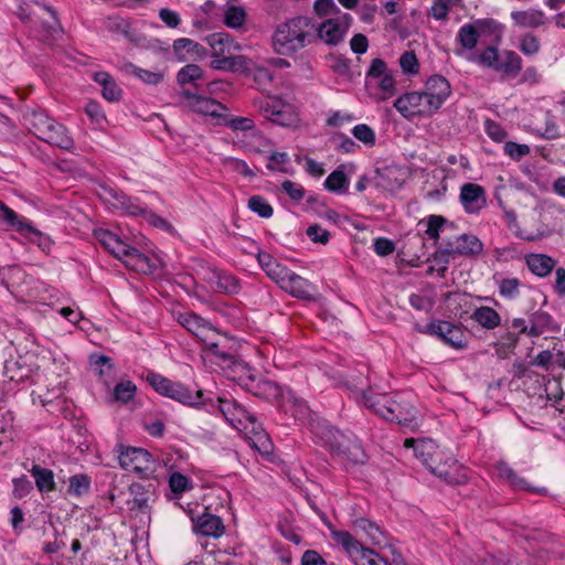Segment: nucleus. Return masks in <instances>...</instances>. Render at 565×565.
Listing matches in <instances>:
<instances>
[{"label": "nucleus", "instance_id": "1", "mask_svg": "<svg viewBox=\"0 0 565 565\" xmlns=\"http://www.w3.org/2000/svg\"><path fill=\"white\" fill-rule=\"evenodd\" d=\"M313 19L298 15L277 25L273 35L275 51L291 55L313 43Z\"/></svg>", "mask_w": 565, "mask_h": 565}, {"label": "nucleus", "instance_id": "2", "mask_svg": "<svg viewBox=\"0 0 565 565\" xmlns=\"http://www.w3.org/2000/svg\"><path fill=\"white\" fill-rule=\"evenodd\" d=\"M148 384L160 395L177 401L183 405L199 408L206 405L201 390L192 391L181 382H174L159 373L148 372Z\"/></svg>", "mask_w": 565, "mask_h": 565}, {"label": "nucleus", "instance_id": "3", "mask_svg": "<svg viewBox=\"0 0 565 565\" xmlns=\"http://www.w3.org/2000/svg\"><path fill=\"white\" fill-rule=\"evenodd\" d=\"M29 120L30 130L38 139L64 150L73 148L74 140L68 135L66 127L49 117L44 111H32Z\"/></svg>", "mask_w": 565, "mask_h": 565}, {"label": "nucleus", "instance_id": "4", "mask_svg": "<svg viewBox=\"0 0 565 565\" xmlns=\"http://www.w3.org/2000/svg\"><path fill=\"white\" fill-rule=\"evenodd\" d=\"M413 444L414 454L416 458H418L422 463L435 476L445 480L449 484H462L467 482V475L465 472H454L450 467L447 468L446 465H433L430 460L434 456H440L441 450L436 445V443L431 439H419V440H409L407 439L405 445L408 446Z\"/></svg>", "mask_w": 565, "mask_h": 565}, {"label": "nucleus", "instance_id": "5", "mask_svg": "<svg viewBox=\"0 0 565 565\" xmlns=\"http://www.w3.org/2000/svg\"><path fill=\"white\" fill-rule=\"evenodd\" d=\"M483 252V243L472 234H461L456 241L444 239L441 246L434 253L436 264H449L459 256L475 257Z\"/></svg>", "mask_w": 565, "mask_h": 565}, {"label": "nucleus", "instance_id": "6", "mask_svg": "<svg viewBox=\"0 0 565 565\" xmlns=\"http://www.w3.org/2000/svg\"><path fill=\"white\" fill-rule=\"evenodd\" d=\"M475 61L510 78L516 77L522 70V58L516 52L504 50L500 53L492 45L486 47Z\"/></svg>", "mask_w": 565, "mask_h": 565}, {"label": "nucleus", "instance_id": "7", "mask_svg": "<svg viewBox=\"0 0 565 565\" xmlns=\"http://www.w3.org/2000/svg\"><path fill=\"white\" fill-rule=\"evenodd\" d=\"M415 330L424 334L437 337L445 344L454 349H465L467 347L465 332L459 326L450 321L434 319L426 326L416 324Z\"/></svg>", "mask_w": 565, "mask_h": 565}, {"label": "nucleus", "instance_id": "8", "mask_svg": "<svg viewBox=\"0 0 565 565\" xmlns=\"http://www.w3.org/2000/svg\"><path fill=\"white\" fill-rule=\"evenodd\" d=\"M358 375L351 374L348 380V387L361 395L363 405L375 414L376 407L386 395L373 392L369 381V366L360 364Z\"/></svg>", "mask_w": 565, "mask_h": 565}, {"label": "nucleus", "instance_id": "9", "mask_svg": "<svg viewBox=\"0 0 565 565\" xmlns=\"http://www.w3.org/2000/svg\"><path fill=\"white\" fill-rule=\"evenodd\" d=\"M212 407H217L225 419L236 429H248L247 423L256 422V416L233 398L217 397Z\"/></svg>", "mask_w": 565, "mask_h": 565}, {"label": "nucleus", "instance_id": "10", "mask_svg": "<svg viewBox=\"0 0 565 565\" xmlns=\"http://www.w3.org/2000/svg\"><path fill=\"white\" fill-rule=\"evenodd\" d=\"M394 107L406 119H412L415 116H431L434 110L428 109V99L423 92H411L399 96L394 102Z\"/></svg>", "mask_w": 565, "mask_h": 565}, {"label": "nucleus", "instance_id": "11", "mask_svg": "<svg viewBox=\"0 0 565 565\" xmlns=\"http://www.w3.org/2000/svg\"><path fill=\"white\" fill-rule=\"evenodd\" d=\"M425 96L428 109L436 114L451 95V86L443 75H431L425 83Z\"/></svg>", "mask_w": 565, "mask_h": 565}, {"label": "nucleus", "instance_id": "12", "mask_svg": "<svg viewBox=\"0 0 565 565\" xmlns=\"http://www.w3.org/2000/svg\"><path fill=\"white\" fill-rule=\"evenodd\" d=\"M406 172L397 164L376 167L373 181L375 186L385 191L394 192L405 183Z\"/></svg>", "mask_w": 565, "mask_h": 565}, {"label": "nucleus", "instance_id": "13", "mask_svg": "<svg viewBox=\"0 0 565 565\" xmlns=\"http://www.w3.org/2000/svg\"><path fill=\"white\" fill-rule=\"evenodd\" d=\"M119 463L124 469H132L135 471L150 470L154 463L152 455L137 447L120 446Z\"/></svg>", "mask_w": 565, "mask_h": 565}, {"label": "nucleus", "instance_id": "14", "mask_svg": "<svg viewBox=\"0 0 565 565\" xmlns=\"http://www.w3.org/2000/svg\"><path fill=\"white\" fill-rule=\"evenodd\" d=\"M181 95L190 102V107L193 111L204 116H211L218 119V121H221L223 117L222 111L226 110V106L216 99L198 95L190 89H183Z\"/></svg>", "mask_w": 565, "mask_h": 565}, {"label": "nucleus", "instance_id": "15", "mask_svg": "<svg viewBox=\"0 0 565 565\" xmlns=\"http://www.w3.org/2000/svg\"><path fill=\"white\" fill-rule=\"evenodd\" d=\"M102 25L107 32L115 35H121L138 46L142 45L143 41L146 40L145 36L131 29V23L129 20L120 15L115 14L104 18L102 20Z\"/></svg>", "mask_w": 565, "mask_h": 565}, {"label": "nucleus", "instance_id": "16", "mask_svg": "<svg viewBox=\"0 0 565 565\" xmlns=\"http://www.w3.org/2000/svg\"><path fill=\"white\" fill-rule=\"evenodd\" d=\"M242 387L262 399L270 401L280 395V387L277 383L257 375H249L242 379Z\"/></svg>", "mask_w": 565, "mask_h": 565}, {"label": "nucleus", "instance_id": "17", "mask_svg": "<svg viewBox=\"0 0 565 565\" xmlns=\"http://www.w3.org/2000/svg\"><path fill=\"white\" fill-rule=\"evenodd\" d=\"M459 199L468 214L479 213L487 204L486 191L477 183H465L460 189Z\"/></svg>", "mask_w": 565, "mask_h": 565}, {"label": "nucleus", "instance_id": "18", "mask_svg": "<svg viewBox=\"0 0 565 565\" xmlns=\"http://www.w3.org/2000/svg\"><path fill=\"white\" fill-rule=\"evenodd\" d=\"M178 322L201 342H207L215 333V329L210 322L192 311L180 313Z\"/></svg>", "mask_w": 565, "mask_h": 565}, {"label": "nucleus", "instance_id": "19", "mask_svg": "<svg viewBox=\"0 0 565 565\" xmlns=\"http://www.w3.org/2000/svg\"><path fill=\"white\" fill-rule=\"evenodd\" d=\"M312 35L313 42L321 40L329 46H337L344 40L345 33L340 29L339 22L330 18L320 24L313 22Z\"/></svg>", "mask_w": 565, "mask_h": 565}, {"label": "nucleus", "instance_id": "20", "mask_svg": "<svg viewBox=\"0 0 565 565\" xmlns=\"http://www.w3.org/2000/svg\"><path fill=\"white\" fill-rule=\"evenodd\" d=\"M390 406H383L386 411L385 420L408 426L416 418V409L409 403L402 399L391 398Z\"/></svg>", "mask_w": 565, "mask_h": 565}, {"label": "nucleus", "instance_id": "21", "mask_svg": "<svg viewBox=\"0 0 565 565\" xmlns=\"http://www.w3.org/2000/svg\"><path fill=\"white\" fill-rule=\"evenodd\" d=\"M95 238L116 258L124 259L130 245L111 231L98 228L94 231Z\"/></svg>", "mask_w": 565, "mask_h": 565}, {"label": "nucleus", "instance_id": "22", "mask_svg": "<svg viewBox=\"0 0 565 565\" xmlns=\"http://www.w3.org/2000/svg\"><path fill=\"white\" fill-rule=\"evenodd\" d=\"M281 289L295 298L307 301L315 300L313 285L294 271L290 273Z\"/></svg>", "mask_w": 565, "mask_h": 565}, {"label": "nucleus", "instance_id": "23", "mask_svg": "<svg viewBox=\"0 0 565 565\" xmlns=\"http://www.w3.org/2000/svg\"><path fill=\"white\" fill-rule=\"evenodd\" d=\"M193 529L203 536L212 537H220L225 531L222 519L211 513H203L195 520L193 519Z\"/></svg>", "mask_w": 565, "mask_h": 565}, {"label": "nucleus", "instance_id": "24", "mask_svg": "<svg viewBox=\"0 0 565 565\" xmlns=\"http://www.w3.org/2000/svg\"><path fill=\"white\" fill-rule=\"evenodd\" d=\"M173 51L180 62H184L189 57L202 58L207 54V51L203 45L189 38H180L175 40L173 43Z\"/></svg>", "mask_w": 565, "mask_h": 565}, {"label": "nucleus", "instance_id": "25", "mask_svg": "<svg viewBox=\"0 0 565 565\" xmlns=\"http://www.w3.org/2000/svg\"><path fill=\"white\" fill-rule=\"evenodd\" d=\"M121 262L127 267L145 274L153 273L156 270V265L151 262V259L146 254L141 253L138 248L131 245Z\"/></svg>", "mask_w": 565, "mask_h": 565}, {"label": "nucleus", "instance_id": "26", "mask_svg": "<svg viewBox=\"0 0 565 565\" xmlns=\"http://www.w3.org/2000/svg\"><path fill=\"white\" fill-rule=\"evenodd\" d=\"M529 337H540L545 331H558L559 326L553 323V318L550 313L537 310L530 316Z\"/></svg>", "mask_w": 565, "mask_h": 565}, {"label": "nucleus", "instance_id": "27", "mask_svg": "<svg viewBox=\"0 0 565 565\" xmlns=\"http://www.w3.org/2000/svg\"><path fill=\"white\" fill-rule=\"evenodd\" d=\"M0 223L6 225L7 230H14L22 235L24 231L31 230V222L20 217L4 202L0 201Z\"/></svg>", "mask_w": 565, "mask_h": 565}, {"label": "nucleus", "instance_id": "28", "mask_svg": "<svg viewBox=\"0 0 565 565\" xmlns=\"http://www.w3.org/2000/svg\"><path fill=\"white\" fill-rule=\"evenodd\" d=\"M93 78L103 87L102 95L106 100L115 103L121 99L122 90L109 73L96 72Z\"/></svg>", "mask_w": 565, "mask_h": 565}, {"label": "nucleus", "instance_id": "29", "mask_svg": "<svg viewBox=\"0 0 565 565\" xmlns=\"http://www.w3.org/2000/svg\"><path fill=\"white\" fill-rule=\"evenodd\" d=\"M511 19L521 28H539L546 21L545 13L542 10L529 9L522 11H512Z\"/></svg>", "mask_w": 565, "mask_h": 565}, {"label": "nucleus", "instance_id": "30", "mask_svg": "<svg viewBox=\"0 0 565 565\" xmlns=\"http://www.w3.org/2000/svg\"><path fill=\"white\" fill-rule=\"evenodd\" d=\"M107 192L116 201L118 209L126 211L130 215L143 217L147 207L141 206L137 198L128 196L124 192H118L114 189H108Z\"/></svg>", "mask_w": 565, "mask_h": 565}, {"label": "nucleus", "instance_id": "31", "mask_svg": "<svg viewBox=\"0 0 565 565\" xmlns=\"http://www.w3.org/2000/svg\"><path fill=\"white\" fill-rule=\"evenodd\" d=\"M555 259L545 254H530L526 256L529 269L539 277H546L555 267Z\"/></svg>", "mask_w": 565, "mask_h": 565}, {"label": "nucleus", "instance_id": "32", "mask_svg": "<svg viewBox=\"0 0 565 565\" xmlns=\"http://www.w3.org/2000/svg\"><path fill=\"white\" fill-rule=\"evenodd\" d=\"M355 565H398L388 564V561L380 556L375 551L364 547L361 543L356 546V553L349 554Z\"/></svg>", "mask_w": 565, "mask_h": 565}, {"label": "nucleus", "instance_id": "33", "mask_svg": "<svg viewBox=\"0 0 565 565\" xmlns=\"http://www.w3.org/2000/svg\"><path fill=\"white\" fill-rule=\"evenodd\" d=\"M30 472L35 480L38 490L41 493H47L56 489L54 472L51 469L41 467L40 465H33Z\"/></svg>", "mask_w": 565, "mask_h": 565}, {"label": "nucleus", "instance_id": "34", "mask_svg": "<svg viewBox=\"0 0 565 565\" xmlns=\"http://www.w3.org/2000/svg\"><path fill=\"white\" fill-rule=\"evenodd\" d=\"M471 319L488 330H492L501 323L500 315L493 308L487 306L477 308L473 311Z\"/></svg>", "mask_w": 565, "mask_h": 565}, {"label": "nucleus", "instance_id": "35", "mask_svg": "<svg viewBox=\"0 0 565 565\" xmlns=\"http://www.w3.org/2000/svg\"><path fill=\"white\" fill-rule=\"evenodd\" d=\"M209 44L213 50L212 57L230 55L232 53V47H237L233 45L232 36L223 32L211 34L209 38Z\"/></svg>", "mask_w": 565, "mask_h": 565}, {"label": "nucleus", "instance_id": "36", "mask_svg": "<svg viewBox=\"0 0 565 565\" xmlns=\"http://www.w3.org/2000/svg\"><path fill=\"white\" fill-rule=\"evenodd\" d=\"M426 221L427 228L425 231L426 235L434 241L435 245L438 243L440 238V232L445 226H449L450 228H455V223L449 222L446 217L441 215L431 214L427 216L425 220L420 221L419 224Z\"/></svg>", "mask_w": 565, "mask_h": 565}, {"label": "nucleus", "instance_id": "37", "mask_svg": "<svg viewBox=\"0 0 565 565\" xmlns=\"http://www.w3.org/2000/svg\"><path fill=\"white\" fill-rule=\"evenodd\" d=\"M343 169L344 166L341 164L327 177L323 183L327 190L335 193L345 192L348 190L350 181Z\"/></svg>", "mask_w": 565, "mask_h": 565}, {"label": "nucleus", "instance_id": "38", "mask_svg": "<svg viewBox=\"0 0 565 565\" xmlns=\"http://www.w3.org/2000/svg\"><path fill=\"white\" fill-rule=\"evenodd\" d=\"M92 479L86 473H77L68 479L67 493L73 497H83L90 492Z\"/></svg>", "mask_w": 565, "mask_h": 565}, {"label": "nucleus", "instance_id": "39", "mask_svg": "<svg viewBox=\"0 0 565 565\" xmlns=\"http://www.w3.org/2000/svg\"><path fill=\"white\" fill-rule=\"evenodd\" d=\"M203 70L198 64H186L178 72L177 82L181 86L192 84L199 87V81L203 78Z\"/></svg>", "mask_w": 565, "mask_h": 565}, {"label": "nucleus", "instance_id": "40", "mask_svg": "<svg viewBox=\"0 0 565 565\" xmlns=\"http://www.w3.org/2000/svg\"><path fill=\"white\" fill-rule=\"evenodd\" d=\"M3 373L11 381H23L31 375L32 369L23 362L22 358H19L15 361H7Z\"/></svg>", "mask_w": 565, "mask_h": 565}, {"label": "nucleus", "instance_id": "41", "mask_svg": "<svg viewBox=\"0 0 565 565\" xmlns=\"http://www.w3.org/2000/svg\"><path fill=\"white\" fill-rule=\"evenodd\" d=\"M129 492L132 495L131 510H138L140 512L146 511L149 501V489L139 482H134L129 486Z\"/></svg>", "mask_w": 565, "mask_h": 565}, {"label": "nucleus", "instance_id": "42", "mask_svg": "<svg viewBox=\"0 0 565 565\" xmlns=\"http://www.w3.org/2000/svg\"><path fill=\"white\" fill-rule=\"evenodd\" d=\"M354 529L358 532H364L373 544H381L383 539V532L380 526L365 518H359L354 521Z\"/></svg>", "mask_w": 565, "mask_h": 565}, {"label": "nucleus", "instance_id": "43", "mask_svg": "<svg viewBox=\"0 0 565 565\" xmlns=\"http://www.w3.org/2000/svg\"><path fill=\"white\" fill-rule=\"evenodd\" d=\"M498 476L509 482L514 489H526V481L504 461H499L495 466Z\"/></svg>", "mask_w": 565, "mask_h": 565}, {"label": "nucleus", "instance_id": "44", "mask_svg": "<svg viewBox=\"0 0 565 565\" xmlns=\"http://www.w3.org/2000/svg\"><path fill=\"white\" fill-rule=\"evenodd\" d=\"M457 40L463 49H475L479 40L478 30L475 22L463 24L458 31Z\"/></svg>", "mask_w": 565, "mask_h": 565}, {"label": "nucleus", "instance_id": "45", "mask_svg": "<svg viewBox=\"0 0 565 565\" xmlns=\"http://www.w3.org/2000/svg\"><path fill=\"white\" fill-rule=\"evenodd\" d=\"M246 11L241 6H230L224 12V23L231 29H239L246 21Z\"/></svg>", "mask_w": 565, "mask_h": 565}, {"label": "nucleus", "instance_id": "46", "mask_svg": "<svg viewBox=\"0 0 565 565\" xmlns=\"http://www.w3.org/2000/svg\"><path fill=\"white\" fill-rule=\"evenodd\" d=\"M331 68L337 75H339L350 82L354 81V78L356 76L361 75L360 71L355 72L351 68V61L341 55L335 56L333 58Z\"/></svg>", "mask_w": 565, "mask_h": 565}, {"label": "nucleus", "instance_id": "47", "mask_svg": "<svg viewBox=\"0 0 565 565\" xmlns=\"http://www.w3.org/2000/svg\"><path fill=\"white\" fill-rule=\"evenodd\" d=\"M127 72L132 73L136 77L141 79L146 84L157 85L163 81V74L160 72H151L148 70L140 68L132 63L125 65Z\"/></svg>", "mask_w": 565, "mask_h": 565}, {"label": "nucleus", "instance_id": "48", "mask_svg": "<svg viewBox=\"0 0 565 565\" xmlns=\"http://www.w3.org/2000/svg\"><path fill=\"white\" fill-rule=\"evenodd\" d=\"M204 343V352L218 359L222 363L231 366L236 362L235 355L222 350L220 344L212 340V337Z\"/></svg>", "mask_w": 565, "mask_h": 565}, {"label": "nucleus", "instance_id": "49", "mask_svg": "<svg viewBox=\"0 0 565 565\" xmlns=\"http://www.w3.org/2000/svg\"><path fill=\"white\" fill-rule=\"evenodd\" d=\"M137 387L131 381H121L114 387V399L122 404L135 397Z\"/></svg>", "mask_w": 565, "mask_h": 565}, {"label": "nucleus", "instance_id": "50", "mask_svg": "<svg viewBox=\"0 0 565 565\" xmlns=\"http://www.w3.org/2000/svg\"><path fill=\"white\" fill-rule=\"evenodd\" d=\"M247 206L250 211L258 214L263 218H268L274 213L271 205L262 195L250 196L248 199Z\"/></svg>", "mask_w": 565, "mask_h": 565}, {"label": "nucleus", "instance_id": "51", "mask_svg": "<svg viewBox=\"0 0 565 565\" xmlns=\"http://www.w3.org/2000/svg\"><path fill=\"white\" fill-rule=\"evenodd\" d=\"M220 125H224L233 130L247 131L252 130L255 125L253 119L248 117H233L230 115L223 114Z\"/></svg>", "mask_w": 565, "mask_h": 565}, {"label": "nucleus", "instance_id": "52", "mask_svg": "<svg viewBox=\"0 0 565 565\" xmlns=\"http://www.w3.org/2000/svg\"><path fill=\"white\" fill-rule=\"evenodd\" d=\"M254 62L244 55H228V72L249 74L253 71Z\"/></svg>", "mask_w": 565, "mask_h": 565}, {"label": "nucleus", "instance_id": "53", "mask_svg": "<svg viewBox=\"0 0 565 565\" xmlns=\"http://www.w3.org/2000/svg\"><path fill=\"white\" fill-rule=\"evenodd\" d=\"M331 536L333 541L340 544L348 554L352 552L356 553V546L360 542L348 531L333 530L331 531Z\"/></svg>", "mask_w": 565, "mask_h": 565}, {"label": "nucleus", "instance_id": "54", "mask_svg": "<svg viewBox=\"0 0 565 565\" xmlns=\"http://www.w3.org/2000/svg\"><path fill=\"white\" fill-rule=\"evenodd\" d=\"M217 287L225 294L236 295L241 290V281L238 278L230 274L221 273L217 276Z\"/></svg>", "mask_w": 565, "mask_h": 565}, {"label": "nucleus", "instance_id": "55", "mask_svg": "<svg viewBox=\"0 0 565 565\" xmlns=\"http://www.w3.org/2000/svg\"><path fill=\"white\" fill-rule=\"evenodd\" d=\"M476 28L478 30V34L488 35V36H497L500 38L502 28L500 23H498L493 19H478L475 21Z\"/></svg>", "mask_w": 565, "mask_h": 565}, {"label": "nucleus", "instance_id": "56", "mask_svg": "<svg viewBox=\"0 0 565 565\" xmlns=\"http://www.w3.org/2000/svg\"><path fill=\"white\" fill-rule=\"evenodd\" d=\"M265 273L271 280H274L277 285H279L280 288H282L291 270L285 265L275 262L267 268V270H265Z\"/></svg>", "mask_w": 565, "mask_h": 565}, {"label": "nucleus", "instance_id": "57", "mask_svg": "<svg viewBox=\"0 0 565 565\" xmlns=\"http://www.w3.org/2000/svg\"><path fill=\"white\" fill-rule=\"evenodd\" d=\"M399 66L404 74L416 75L419 72V63L414 51H405L399 57Z\"/></svg>", "mask_w": 565, "mask_h": 565}, {"label": "nucleus", "instance_id": "58", "mask_svg": "<svg viewBox=\"0 0 565 565\" xmlns=\"http://www.w3.org/2000/svg\"><path fill=\"white\" fill-rule=\"evenodd\" d=\"M22 235L30 239L32 243H35L43 252H49L53 245L52 239L36 230L32 224L31 230L24 231Z\"/></svg>", "mask_w": 565, "mask_h": 565}, {"label": "nucleus", "instance_id": "59", "mask_svg": "<svg viewBox=\"0 0 565 565\" xmlns=\"http://www.w3.org/2000/svg\"><path fill=\"white\" fill-rule=\"evenodd\" d=\"M169 487L175 494H181L186 490L192 489V483L189 477L181 472H173L169 478Z\"/></svg>", "mask_w": 565, "mask_h": 565}, {"label": "nucleus", "instance_id": "60", "mask_svg": "<svg viewBox=\"0 0 565 565\" xmlns=\"http://www.w3.org/2000/svg\"><path fill=\"white\" fill-rule=\"evenodd\" d=\"M353 136L365 146L373 147L375 145L376 138L374 130L365 125L359 124L352 129Z\"/></svg>", "mask_w": 565, "mask_h": 565}, {"label": "nucleus", "instance_id": "61", "mask_svg": "<svg viewBox=\"0 0 565 565\" xmlns=\"http://www.w3.org/2000/svg\"><path fill=\"white\" fill-rule=\"evenodd\" d=\"M12 483V495L19 500L29 495L33 490V484L25 475H22L19 478H14Z\"/></svg>", "mask_w": 565, "mask_h": 565}, {"label": "nucleus", "instance_id": "62", "mask_svg": "<svg viewBox=\"0 0 565 565\" xmlns=\"http://www.w3.org/2000/svg\"><path fill=\"white\" fill-rule=\"evenodd\" d=\"M521 282L518 278H504L499 284L500 295L508 298L514 299L520 294Z\"/></svg>", "mask_w": 565, "mask_h": 565}, {"label": "nucleus", "instance_id": "63", "mask_svg": "<svg viewBox=\"0 0 565 565\" xmlns=\"http://www.w3.org/2000/svg\"><path fill=\"white\" fill-rule=\"evenodd\" d=\"M331 447H332V449L347 455L349 460H351L354 463H364L366 461V454L362 449V447L358 444L352 445V447L349 448L348 451L341 449V445L338 443L332 444Z\"/></svg>", "mask_w": 565, "mask_h": 565}, {"label": "nucleus", "instance_id": "64", "mask_svg": "<svg viewBox=\"0 0 565 565\" xmlns=\"http://www.w3.org/2000/svg\"><path fill=\"white\" fill-rule=\"evenodd\" d=\"M332 141L337 142L335 149L341 153H352L360 148L353 139L343 132H337L333 136Z\"/></svg>", "mask_w": 565, "mask_h": 565}]
</instances>
